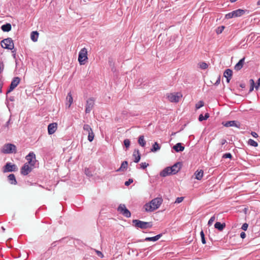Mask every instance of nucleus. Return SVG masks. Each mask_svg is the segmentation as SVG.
<instances>
[{
	"label": "nucleus",
	"instance_id": "f257e3e1",
	"mask_svg": "<svg viewBox=\"0 0 260 260\" xmlns=\"http://www.w3.org/2000/svg\"><path fill=\"white\" fill-rule=\"evenodd\" d=\"M163 200L161 198H156L151 200L149 203H147L144 207L145 210L152 212L158 209L162 204Z\"/></svg>",
	"mask_w": 260,
	"mask_h": 260
},
{
	"label": "nucleus",
	"instance_id": "f03ea898",
	"mask_svg": "<svg viewBox=\"0 0 260 260\" xmlns=\"http://www.w3.org/2000/svg\"><path fill=\"white\" fill-rule=\"evenodd\" d=\"M132 222L133 225L137 229H147L152 226L151 222H145L138 219H134Z\"/></svg>",
	"mask_w": 260,
	"mask_h": 260
},
{
	"label": "nucleus",
	"instance_id": "7ed1b4c3",
	"mask_svg": "<svg viewBox=\"0 0 260 260\" xmlns=\"http://www.w3.org/2000/svg\"><path fill=\"white\" fill-rule=\"evenodd\" d=\"M16 146L11 143L4 145L1 150V152L4 154L16 153Z\"/></svg>",
	"mask_w": 260,
	"mask_h": 260
},
{
	"label": "nucleus",
	"instance_id": "20e7f679",
	"mask_svg": "<svg viewBox=\"0 0 260 260\" xmlns=\"http://www.w3.org/2000/svg\"><path fill=\"white\" fill-rule=\"evenodd\" d=\"M247 12L248 11L247 10L239 9L226 14L225 16V18L226 19H231L233 17H240Z\"/></svg>",
	"mask_w": 260,
	"mask_h": 260
},
{
	"label": "nucleus",
	"instance_id": "39448f33",
	"mask_svg": "<svg viewBox=\"0 0 260 260\" xmlns=\"http://www.w3.org/2000/svg\"><path fill=\"white\" fill-rule=\"evenodd\" d=\"M1 45L2 48L8 50H13L14 48L13 41L11 38L3 39L1 42Z\"/></svg>",
	"mask_w": 260,
	"mask_h": 260
},
{
	"label": "nucleus",
	"instance_id": "423d86ee",
	"mask_svg": "<svg viewBox=\"0 0 260 260\" xmlns=\"http://www.w3.org/2000/svg\"><path fill=\"white\" fill-rule=\"evenodd\" d=\"M78 59L80 65L85 63V61L88 59L87 50L86 48L81 49L79 51Z\"/></svg>",
	"mask_w": 260,
	"mask_h": 260
},
{
	"label": "nucleus",
	"instance_id": "0eeeda50",
	"mask_svg": "<svg viewBox=\"0 0 260 260\" xmlns=\"http://www.w3.org/2000/svg\"><path fill=\"white\" fill-rule=\"evenodd\" d=\"M117 211L127 218L130 217L131 216L130 211L126 208L124 204H120L117 208Z\"/></svg>",
	"mask_w": 260,
	"mask_h": 260
},
{
	"label": "nucleus",
	"instance_id": "6e6552de",
	"mask_svg": "<svg viewBox=\"0 0 260 260\" xmlns=\"http://www.w3.org/2000/svg\"><path fill=\"white\" fill-rule=\"evenodd\" d=\"M94 100L93 98H89L86 100L85 112L86 114L89 113L94 106Z\"/></svg>",
	"mask_w": 260,
	"mask_h": 260
},
{
	"label": "nucleus",
	"instance_id": "1a4fd4ad",
	"mask_svg": "<svg viewBox=\"0 0 260 260\" xmlns=\"http://www.w3.org/2000/svg\"><path fill=\"white\" fill-rule=\"evenodd\" d=\"M182 94L180 92H175L169 94L167 98L171 102L177 103L179 101Z\"/></svg>",
	"mask_w": 260,
	"mask_h": 260
},
{
	"label": "nucleus",
	"instance_id": "9d476101",
	"mask_svg": "<svg viewBox=\"0 0 260 260\" xmlns=\"http://www.w3.org/2000/svg\"><path fill=\"white\" fill-rule=\"evenodd\" d=\"M34 166H31L28 163H25L21 168V173L24 176L28 175L30 173L33 169Z\"/></svg>",
	"mask_w": 260,
	"mask_h": 260
},
{
	"label": "nucleus",
	"instance_id": "9b49d317",
	"mask_svg": "<svg viewBox=\"0 0 260 260\" xmlns=\"http://www.w3.org/2000/svg\"><path fill=\"white\" fill-rule=\"evenodd\" d=\"M26 159L28 161L27 163H28L31 166H35L36 160L35 154L33 152H29V154L26 155Z\"/></svg>",
	"mask_w": 260,
	"mask_h": 260
},
{
	"label": "nucleus",
	"instance_id": "f8f14e48",
	"mask_svg": "<svg viewBox=\"0 0 260 260\" xmlns=\"http://www.w3.org/2000/svg\"><path fill=\"white\" fill-rule=\"evenodd\" d=\"M16 165L12 164L11 162H7L5 166L4 172H15L17 170Z\"/></svg>",
	"mask_w": 260,
	"mask_h": 260
},
{
	"label": "nucleus",
	"instance_id": "ddd939ff",
	"mask_svg": "<svg viewBox=\"0 0 260 260\" xmlns=\"http://www.w3.org/2000/svg\"><path fill=\"white\" fill-rule=\"evenodd\" d=\"M223 125L225 127L234 126L238 128H240V123L235 120L228 121L222 123Z\"/></svg>",
	"mask_w": 260,
	"mask_h": 260
},
{
	"label": "nucleus",
	"instance_id": "4468645a",
	"mask_svg": "<svg viewBox=\"0 0 260 260\" xmlns=\"http://www.w3.org/2000/svg\"><path fill=\"white\" fill-rule=\"evenodd\" d=\"M181 163L180 162H178L175 164L172 167H170V169H172L171 172L173 173V174H176V173H177L181 169Z\"/></svg>",
	"mask_w": 260,
	"mask_h": 260
},
{
	"label": "nucleus",
	"instance_id": "2eb2a0df",
	"mask_svg": "<svg viewBox=\"0 0 260 260\" xmlns=\"http://www.w3.org/2000/svg\"><path fill=\"white\" fill-rule=\"evenodd\" d=\"M57 124L56 123H52L48 126V133L49 135L54 134L57 129Z\"/></svg>",
	"mask_w": 260,
	"mask_h": 260
},
{
	"label": "nucleus",
	"instance_id": "dca6fc26",
	"mask_svg": "<svg viewBox=\"0 0 260 260\" xmlns=\"http://www.w3.org/2000/svg\"><path fill=\"white\" fill-rule=\"evenodd\" d=\"M232 75L233 71L231 69H228L224 72L223 76L226 78L228 83L230 82Z\"/></svg>",
	"mask_w": 260,
	"mask_h": 260
},
{
	"label": "nucleus",
	"instance_id": "f3484780",
	"mask_svg": "<svg viewBox=\"0 0 260 260\" xmlns=\"http://www.w3.org/2000/svg\"><path fill=\"white\" fill-rule=\"evenodd\" d=\"M162 234H160L157 235H156V236H155L154 237H147V238H146L144 240H140V242H144V241H153V242H155V241H157L158 239H159V238L162 236Z\"/></svg>",
	"mask_w": 260,
	"mask_h": 260
},
{
	"label": "nucleus",
	"instance_id": "a211bd4d",
	"mask_svg": "<svg viewBox=\"0 0 260 260\" xmlns=\"http://www.w3.org/2000/svg\"><path fill=\"white\" fill-rule=\"evenodd\" d=\"M171 169H170V167H167L165 168L162 171H161L160 173V175L161 177H166L171 174H173V173L171 172Z\"/></svg>",
	"mask_w": 260,
	"mask_h": 260
},
{
	"label": "nucleus",
	"instance_id": "6ab92c4d",
	"mask_svg": "<svg viewBox=\"0 0 260 260\" xmlns=\"http://www.w3.org/2000/svg\"><path fill=\"white\" fill-rule=\"evenodd\" d=\"M73 97L71 94V92H70L68 93V95L66 98V106L69 108L70 106H71L72 104L73 103Z\"/></svg>",
	"mask_w": 260,
	"mask_h": 260
},
{
	"label": "nucleus",
	"instance_id": "aec40b11",
	"mask_svg": "<svg viewBox=\"0 0 260 260\" xmlns=\"http://www.w3.org/2000/svg\"><path fill=\"white\" fill-rule=\"evenodd\" d=\"M133 156L134 157V161L136 163L138 162L141 158V154L139 150H135L133 154Z\"/></svg>",
	"mask_w": 260,
	"mask_h": 260
},
{
	"label": "nucleus",
	"instance_id": "412c9836",
	"mask_svg": "<svg viewBox=\"0 0 260 260\" xmlns=\"http://www.w3.org/2000/svg\"><path fill=\"white\" fill-rule=\"evenodd\" d=\"M244 61H245V58H243L242 59H241L238 62L235 66L234 67V69L236 71H239L240 70H241L243 66V64H244Z\"/></svg>",
	"mask_w": 260,
	"mask_h": 260
},
{
	"label": "nucleus",
	"instance_id": "4be33fe9",
	"mask_svg": "<svg viewBox=\"0 0 260 260\" xmlns=\"http://www.w3.org/2000/svg\"><path fill=\"white\" fill-rule=\"evenodd\" d=\"M173 148L177 152H182L184 150V147L182 145L181 143H177Z\"/></svg>",
	"mask_w": 260,
	"mask_h": 260
},
{
	"label": "nucleus",
	"instance_id": "5701e85b",
	"mask_svg": "<svg viewBox=\"0 0 260 260\" xmlns=\"http://www.w3.org/2000/svg\"><path fill=\"white\" fill-rule=\"evenodd\" d=\"M12 26L10 23H6L2 25L1 29L4 32H8L11 30Z\"/></svg>",
	"mask_w": 260,
	"mask_h": 260
},
{
	"label": "nucleus",
	"instance_id": "b1692460",
	"mask_svg": "<svg viewBox=\"0 0 260 260\" xmlns=\"http://www.w3.org/2000/svg\"><path fill=\"white\" fill-rule=\"evenodd\" d=\"M203 174H204V172L202 170H200V171L197 170L194 173L195 178L199 180H201L202 178H203Z\"/></svg>",
	"mask_w": 260,
	"mask_h": 260
},
{
	"label": "nucleus",
	"instance_id": "393cba45",
	"mask_svg": "<svg viewBox=\"0 0 260 260\" xmlns=\"http://www.w3.org/2000/svg\"><path fill=\"white\" fill-rule=\"evenodd\" d=\"M225 226V223H221L220 222H216L214 224V228L220 231H222Z\"/></svg>",
	"mask_w": 260,
	"mask_h": 260
},
{
	"label": "nucleus",
	"instance_id": "a878e982",
	"mask_svg": "<svg viewBox=\"0 0 260 260\" xmlns=\"http://www.w3.org/2000/svg\"><path fill=\"white\" fill-rule=\"evenodd\" d=\"M39 37V33L37 31H34L31 32L30 38L33 42H37Z\"/></svg>",
	"mask_w": 260,
	"mask_h": 260
},
{
	"label": "nucleus",
	"instance_id": "bb28decb",
	"mask_svg": "<svg viewBox=\"0 0 260 260\" xmlns=\"http://www.w3.org/2000/svg\"><path fill=\"white\" fill-rule=\"evenodd\" d=\"M138 143L142 147H145L146 145V141L144 139V137L143 135H141L139 136L138 139Z\"/></svg>",
	"mask_w": 260,
	"mask_h": 260
},
{
	"label": "nucleus",
	"instance_id": "cd10ccee",
	"mask_svg": "<svg viewBox=\"0 0 260 260\" xmlns=\"http://www.w3.org/2000/svg\"><path fill=\"white\" fill-rule=\"evenodd\" d=\"M8 178L12 184H16L17 183V181L16 180L15 176L14 174H10L8 176Z\"/></svg>",
	"mask_w": 260,
	"mask_h": 260
},
{
	"label": "nucleus",
	"instance_id": "c85d7f7f",
	"mask_svg": "<svg viewBox=\"0 0 260 260\" xmlns=\"http://www.w3.org/2000/svg\"><path fill=\"white\" fill-rule=\"evenodd\" d=\"M20 81V79L18 77H14L12 80L11 84L16 87Z\"/></svg>",
	"mask_w": 260,
	"mask_h": 260
},
{
	"label": "nucleus",
	"instance_id": "c756f323",
	"mask_svg": "<svg viewBox=\"0 0 260 260\" xmlns=\"http://www.w3.org/2000/svg\"><path fill=\"white\" fill-rule=\"evenodd\" d=\"M160 148V147L159 145L157 143L155 142L153 145H152V147L151 149V151L152 152H156L158 150H159Z\"/></svg>",
	"mask_w": 260,
	"mask_h": 260
},
{
	"label": "nucleus",
	"instance_id": "7c9ffc66",
	"mask_svg": "<svg viewBox=\"0 0 260 260\" xmlns=\"http://www.w3.org/2000/svg\"><path fill=\"white\" fill-rule=\"evenodd\" d=\"M128 163L126 161H124L121 164L120 167L117 170V171H123L127 168Z\"/></svg>",
	"mask_w": 260,
	"mask_h": 260
},
{
	"label": "nucleus",
	"instance_id": "2f4dec72",
	"mask_svg": "<svg viewBox=\"0 0 260 260\" xmlns=\"http://www.w3.org/2000/svg\"><path fill=\"white\" fill-rule=\"evenodd\" d=\"M209 117V114L208 113H206L204 116L203 115V114H200L199 117V120L200 121H202L203 120L207 119Z\"/></svg>",
	"mask_w": 260,
	"mask_h": 260
},
{
	"label": "nucleus",
	"instance_id": "473e14b6",
	"mask_svg": "<svg viewBox=\"0 0 260 260\" xmlns=\"http://www.w3.org/2000/svg\"><path fill=\"white\" fill-rule=\"evenodd\" d=\"M94 134L92 131L88 133V140L89 142H92L94 139Z\"/></svg>",
	"mask_w": 260,
	"mask_h": 260
},
{
	"label": "nucleus",
	"instance_id": "72a5a7b5",
	"mask_svg": "<svg viewBox=\"0 0 260 260\" xmlns=\"http://www.w3.org/2000/svg\"><path fill=\"white\" fill-rule=\"evenodd\" d=\"M248 144L249 145H250L251 146H253V147H257L258 145V144L256 141H255L254 140L251 139H250L248 140Z\"/></svg>",
	"mask_w": 260,
	"mask_h": 260
},
{
	"label": "nucleus",
	"instance_id": "f704fd0d",
	"mask_svg": "<svg viewBox=\"0 0 260 260\" xmlns=\"http://www.w3.org/2000/svg\"><path fill=\"white\" fill-rule=\"evenodd\" d=\"M12 50V56H13V58L15 59V60L16 65L17 66L18 60L16 58V49L14 48L13 50Z\"/></svg>",
	"mask_w": 260,
	"mask_h": 260
},
{
	"label": "nucleus",
	"instance_id": "c9c22d12",
	"mask_svg": "<svg viewBox=\"0 0 260 260\" xmlns=\"http://www.w3.org/2000/svg\"><path fill=\"white\" fill-rule=\"evenodd\" d=\"M83 129L84 131L86 132L87 133L92 131L90 126L88 124H84L83 125Z\"/></svg>",
	"mask_w": 260,
	"mask_h": 260
},
{
	"label": "nucleus",
	"instance_id": "e433bc0d",
	"mask_svg": "<svg viewBox=\"0 0 260 260\" xmlns=\"http://www.w3.org/2000/svg\"><path fill=\"white\" fill-rule=\"evenodd\" d=\"M199 65H200V68L203 70H205L208 67V64L205 62H200Z\"/></svg>",
	"mask_w": 260,
	"mask_h": 260
},
{
	"label": "nucleus",
	"instance_id": "4c0bfd02",
	"mask_svg": "<svg viewBox=\"0 0 260 260\" xmlns=\"http://www.w3.org/2000/svg\"><path fill=\"white\" fill-rule=\"evenodd\" d=\"M203 106H204V102L202 101H199L197 104H196V108L197 109H199Z\"/></svg>",
	"mask_w": 260,
	"mask_h": 260
},
{
	"label": "nucleus",
	"instance_id": "58836bf2",
	"mask_svg": "<svg viewBox=\"0 0 260 260\" xmlns=\"http://www.w3.org/2000/svg\"><path fill=\"white\" fill-rule=\"evenodd\" d=\"M124 145L126 148H128L130 146L131 142L129 139H125L123 141Z\"/></svg>",
	"mask_w": 260,
	"mask_h": 260
},
{
	"label": "nucleus",
	"instance_id": "ea45409f",
	"mask_svg": "<svg viewBox=\"0 0 260 260\" xmlns=\"http://www.w3.org/2000/svg\"><path fill=\"white\" fill-rule=\"evenodd\" d=\"M232 155L230 153H226L222 155V158H232Z\"/></svg>",
	"mask_w": 260,
	"mask_h": 260
},
{
	"label": "nucleus",
	"instance_id": "a19ab883",
	"mask_svg": "<svg viewBox=\"0 0 260 260\" xmlns=\"http://www.w3.org/2000/svg\"><path fill=\"white\" fill-rule=\"evenodd\" d=\"M149 166V164L148 163H146L145 162H141L140 164V168L142 169H146L148 166Z\"/></svg>",
	"mask_w": 260,
	"mask_h": 260
},
{
	"label": "nucleus",
	"instance_id": "79ce46f5",
	"mask_svg": "<svg viewBox=\"0 0 260 260\" xmlns=\"http://www.w3.org/2000/svg\"><path fill=\"white\" fill-rule=\"evenodd\" d=\"M85 174L88 177H91L92 176L91 172L88 168L85 169Z\"/></svg>",
	"mask_w": 260,
	"mask_h": 260
},
{
	"label": "nucleus",
	"instance_id": "37998d69",
	"mask_svg": "<svg viewBox=\"0 0 260 260\" xmlns=\"http://www.w3.org/2000/svg\"><path fill=\"white\" fill-rule=\"evenodd\" d=\"M215 217L214 216H212L208 221V224L210 226L212 225L213 222L215 221Z\"/></svg>",
	"mask_w": 260,
	"mask_h": 260
},
{
	"label": "nucleus",
	"instance_id": "c03bdc74",
	"mask_svg": "<svg viewBox=\"0 0 260 260\" xmlns=\"http://www.w3.org/2000/svg\"><path fill=\"white\" fill-rule=\"evenodd\" d=\"M250 83L251 84V86H250L249 91H252L253 90V88H254L255 83H254V80L252 79L250 80Z\"/></svg>",
	"mask_w": 260,
	"mask_h": 260
},
{
	"label": "nucleus",
	"instance_id": "a18cd8bd",
	"mask_svg": "<svg viewBox=\"0 0 260 260\" xmlns=\"http://www.w3.org/2000/svg\"><path fill=\"white\" fill-rule=\"evenodd\" d=\"M224 28V26H221L219 27H218L217 30H216V32L217 34H220L222 32V31L223 30Z\"/></svg>",
	"mask_w": 260,
	"mask_h": 260
},
{
	"label": "nucleus",
	"instance_id": "49530a36",
	"mask_svg": "<svg viewBox=\"0 0 260 260\" xmlns=\"http://www.w3.org/2000/svg\"><path fill=\"white\" fill-rule=\"evenodd\" d=\"M183 197H178L175 202V203H180L182 202L183 200Z\"/></svg>",
	"mask_w": 260,
	"mask_h": 260
},
{
	"label": "nucleus",
	"instance_id": "de8ad7c7",
	"mask_svg": "<svg viewBox=\"0 0 260 260\" xmlns=\"http://www.w3.org/2000/svg\"><path fill=\"white\" fill-rule=\"evenodd\" d=\"M15 88H16L13 85L10 84L9 89L6 92V94H8L9 92H11Z\"/></svg>",
	"mask_w": 260,
	"mask_h": 260
},
{
	"label": "nucleus",
	"instance_id": "09e8293b",
	"mask_svg": "<svg viewBox=\"0 0 260 260\" xmlns=\"http://www.w3.org/2000/svg\"><path fill=\"white\" fill-rule=\"evenodd\" d=\"M15 88H16L13 85L10 84L9 89L6 92V94H8L9 92H11Z\"/></svg>",
	"mask_w": 260,
	"mask_h": 260
},
{
	"label": "nucleus",
	"instance_id": "8fccbe9b",
	"mask_svg": "<svg viewBox=\"0 0 260 260\" xmlns=\"http://www.w3.org/2000/svg\"><path fill=\"white\" fill-rule=\"evenodd\" d=\"M4 69V64L3 62L0 61V74H1Z\"/></svg>",
	"mask_w": 260,
	"mask_h": 260
},
{
	"label": "nucleus",
	"instance_id": "3c124183",
	"mask_svg": "<svg viewBox=\"0 0 260 260\" xmlns=\"http://www.w3.org/2000/svg\"><path fill=\"white\" fill-rule=\"evenodd\" d=\"M133 182V179L131 178V179H129L128 181H125L124 183V184L125 186H128Z\"/></svg>",
	"mask_w": 260,
	"mask_h": 260
},
{
	"label": "nucleus",
	"instance_id": "603ef678",
	"mask_svg": "<svg viewBox=\"0 0 260 260\" xmlns=\"http://www.w3.org/2000/svg\"><path fill=\"white\" fill-rule=\"evenodd\" d=\"M95 250V252L96 253L98 256H99V257H100L101 258L104 257V255L102 252H101L100 251L97 250Z\"/></svg>",
	"mask_w": 260,
	"mask_h": 260
},
{
	"label": "nucleus",
	"instance_id": "864d4df0",
	"mask_svg": "<svg viewBox=\"0 0 260 260\" xmlns=\"http://www.w3.org/2000/svg\"><path fill=\"white\" fill-rule=\"evenodd\" d=\"M248 226V224L246 223H244L242 226L241 229L244 231H246Z\"/></svg>",
	"mask_w": 260,
	"mask_h": 260
},
{
	"label": "nucleus",
	"instance_id": "5fc2aeb1",
	"mask_svg": "<svg viewBox=\"0 0 260 260\" xmlns=\"http://www.w3.org/2000/svg\"><path fill=\"white\" fill-rule=\"evenodd\" d=\"M259 86H260V77L258 78V79L257 81L256 85L255 86V89L256 90H257Z\"/></svg>",
	"mask_w": 260,
	"mask_h": 260
},
{
	"label": "nucleus",
	"instance_id": "6e6d98bb",
	"mask_svg": "<svg viewBox=\"0 0 260 260\" xmlns=\"http://www.w3.org/2000/svg\"><path fill=\"white\" fill-rule=\"evenodd\" d=\"M251 135L252 137H253L254 138H257L258 137V134L256 133V132H252L251 133Z\"/></svg>",
	"mask_w": 260,
	"mask_h": 260
},
{
	"label": "nucleus",
	"instance_id": "4d7b16f0",
	"mask_svg": "<svg viewBox=\"0 0 260 260\" xmlns=\"http://www.w3.org/2000/svg\"><path fill=\"white\" fill-rule=\"evenodd\" d=\"M3 86V81L0 80V93L2 92V87Z\"/></svg>",
	"mask_w": 260,
	"mask_h": 260
},
{
	"label": "nucleus",
	"instance_id": "13d9d810",
	"mask_svg": "<svg viewBox=\"0 0 260 260\" xmlns=\"http://www.w3.org/2000/svg\"><path fill=\"white\" fill-rule=\"evenodd\" d=\"M220 77H218L216 82L215 83V85H218L220 83Z\"/></svg>",
	"mask_w": 260,
	"mask_h": 260
},
{
	"label": "nucleus",
	"instance_id": "bf43d9fd",
	"mask_svg": "<svg viewBox=\"0 0 260 260\" xmlns=\"http://www.w3.org/2000/svg\"><path fill=\"white\" fill-rule=\"evenodd\" d=\"M240 237L241 238L244 239L246 237V234L243 232L241 233Z\"/></svg>",
	"mask_w": 260,
	"mask_h": 260
},
{
	"label": "nucleus",
	"instance_id": "052dcab7",
	"mask_svg": "<svg viewBox=\"0 0 260 260\" xmlns=\"http://www.w3.org/2000/svg\"><path fill=\"white\" fill-rule=\"evenodd\" d=\"M226 140L225 139H222L221 141V144L222 145H224V144H225L226 143Z\"/></svg>",
	"mask_w": 260,
	"mask_h": 260
},
{
	"label": "nucleus",
	"instance_id": "680f3d73",
	"mask_svg": "<svg viewBox=\"0 0 260 260\" xmlns=\"http://www.w3.org/2000/svg\"><path fill=\"white\" fill-rule=\"evenodd\" d=\"M201 241H202V243L203 244H206V240H205V237H203V238H201Z\"/></svg>",
	"mask_w": 260,
	"mask_h": 260
},
{
	"label": "nucleus",
	"instance_id": "e2e57ef3",
	"mask_svg": "<svg viewBox=\"0 0 260 260\" xmlns=\"http://www.w3.org/2000/svg\"><path fill=\"white\" fill-rule=\"evenodd\" d=\"M8 99L9 101H11V102H13L14 101V97L13 96H11L10 97L8 98Z\"/></svg>",
	"mask_w": 260,
	"mask_h": 260
},
{
	"label": "nucleus",
	"instance_id": "0e129e2a",
	"mask_svg": "<svg viewBox=\"0 0 260 260\" xmlns=\"http://www.w3.org/2000/svg\"><path fill=\"white\" fill-rule=\"evenodd\" d=\"M200 235H201V238L205 237V235H204L203 231H201V232H200Z\"/></svg>",
	"mask_w": 260,
	"mask_h": 260
},
{
	"label": "nucleus",
	"instance_id": "69168bd1",
	"mask_svg": "<svg viewBox=\"0 0 260 260\" xmlns=\"http://www.w3.org/2000/svg\"><path fill=\"white\" fill-rule=\"evenodd\" d=\"M240 87H241L242 88H244L245 87V84L244 83H241L240 84Z\"/></svg>",
	"mask_w": 260,
	"mask_h": 260
},
{
	"label": "nucleus",
	"instance_id": "338daca9",
	"mask_svg": "<svg viewBox=\"0 0 260 260\" xmlns=\"http://www.w3.org/2000/svg\"><path fill=\"white\" fill-rule=\"evenodd\" d=\"M56 241H55V242H53V243L51 244V246H52V247H55V246H56Z\"/></svg>",
	"mask_w": 260,
	"mask_h": 260
},
{
	"label": "nucleus",
	"instance_id": "774afa93",
	"mask_svg": "<svg viewBox=\"0 0 260 260\" xmlns=\"http://www.w3.org/2000/svg\"><path fill=\"white\" fill-rule=\"evenodd\" d=\"M257 5H260V0L257 2Z\"/></svg>",
	"mask_w": 260,
	"mask_h": 260
}]
</instances>
